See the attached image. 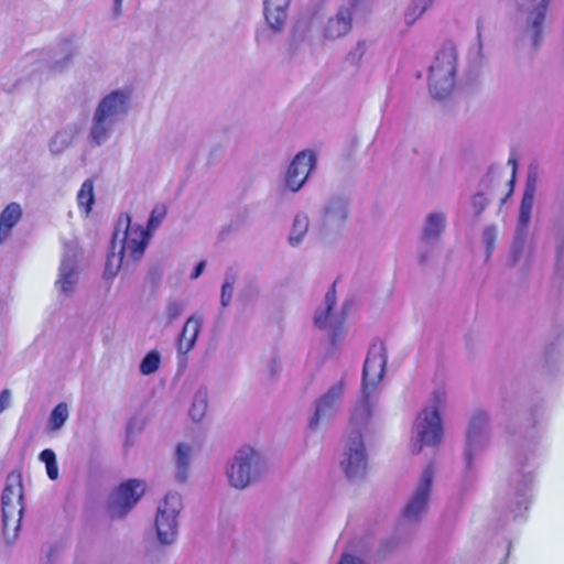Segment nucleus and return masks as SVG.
<instances>
[{
  "instance_id": "f257e3e1",
  "label": "nucleus",
  "mask_w": 564,
  "mask_h": 564,
  "mask_svg": "<svg viewBox=\"0 0 564 564\" xmlns=\"http://www.w3.org/2000/svg\"><path fill=\"white\" fill-rule=\"evenodd\" d=\"M456 64V46L452 42H445L437 52L429 72V87L434 98L443 99L453 91Z\"/></svg>"
},
{
  "instance_id": "f03ea898",
  "label": "nucleus",
  "mask_w": 564,
  "mask_h": 564,
  "mask_svg": "<svg viewBox=\"0 0 564 564\" xmlns=\"http://www.w3.org/2000/svg\"><path fill=\"white\" fill-rule=\"evenodd\" d=\"M386 361L382 345H372L368 351L362 370V390L365 398L358 403L351 414V423L356 426L361 422H367L371 416L369 389L375 387L382 379Z\"/></svg>"
},
{
  "instance_id": "7ed1b4c3",
  "label": "nucleus",
  "mask_w": 564,
  "mask_h": 564,
  "mask_svg": "<svg viewBox=\"0 0 564 564\" xmlns=\"http://www.w3.org/2000/svg\"><path fill=\"white\" fill-rule=\"evenodd\" d=\"M23 485L20 473H10L2 492V525L3 533L15 536L20 530L23 514Z\"/></svg>"
},
{
  "instance_id": "20e7f679",
  "label": "nucleus",
  "mask_w": 564,
  "mask_h": 564,
  "mask_svg": "<svg viewBox=\"0 0 564 564\" xmlns=\"http://www.w3.org/2000/svg\"><path fill=\"white\" fill-rule=\"evenodd\" d=\"M150 238L151 234L147 228L140 225H132L130 216L121 214L112 235V249L115 250L116 243L119 241L120 253L137 261L143 256Z\"/></svg>"
},
{
  "instance_id": "39448f33",
  "label": "nucleus",
  "mask_w": 564,
  "mask_h": 564,
  "mask_svg": "<svg viewBox=\"0 0 564 564\" xmlns=\"http://www.w3.org/2000/svg\"><path fill=\"white\" fill-rule=\"evenodd\" d=\"M127 100L128 96L123 91L115 90L99 102L90 132V139L94 144L100 145L107 140L109 132L107 120L121 112H126Z\"/></svg>"
},
{
  "instance_id": "423d86ee",
  "label": "nucleus",
  "mask_w": 564,
  "mask_h": 564,
  "mask_svg": "<svg viewBox=\"0 0 564 564\" xmlns=\"http://www.w3.org/2000/svg\"><path fill=\"white\" fill-rule=\"evenodd\" d=\"M259 466L260 455L249 446L241 447L227 470L230 485L238 489L246 488L258 473Z\"/></svg>"
},
{
  "instance_id": "0eeeda50",
  "label": "nucleus",
  "mask_w": 564,
  "mask_h": 564,
  "mask_svg": "<svg viewBox=\"0 0 564 564\" xmlns=\"http://www.w3.org/2000/svg\"><path fill=\"white\" fill-rule=\"evenodd\" d=\"M182 507L181 497L176 494L166 495L159 506L155 518L158 538L163 544L173 542L177 532V516Z\"/></svg>"
},
{
  "instance_id": "6e6552de",
  "label": "nucleus",
  "mask_w": 564,
  "mask_h": 564,
  "mask_svg": "<svg viewBox=\"0 0 564 564\" xmlns=\"http://www.w3.org/2000/svg\"><path fill=\"white\" fill-rule=\"evenodd\" d=\"M414 430L419 446L414 453L421 452L423 446H437L443 438V424L437 409H424L416 417Z\"/></svg>"
},
{
  "instance_id": "1a4fd4ad",
  "label": "nucleus",
  "mask_w": 564,
  "mask_h": 564,
  "mask_svg": "<svg viewBox=\"0 0 564 564\" xmlns=\"http://www.w3.org/2000/svg\"><path fill=\"white\" fill-rule=\"evenodd\" d=\"M145 491L141 480L129 479L123 481L111 495L109 508L113 518L124 517L140 500Z\"/></svg>"
},
{
  "instance_id": "9d476101",
  "label": "nucleus",
  "mask_w": 564,
  "mask_h": 564,
  "mask_svg": "<svg viewBox=\"0 0 564 564\" xmlns=\"http://www.w3.org/2000/svg\"><path fill=\"white\" fill-rule=\"evenodd\" d=\"M434 476L433 464H429L421 477L419 486L403 510V517L408 520H416L427 510L429 498L432 490Z\"/></svg>"
},
{
  "instance_id": "9b49d317",
  "label": "nucleus",
  "mask_w": 564,
  "mask_h": 564,
  "mask_svg": "<svg viewBox=\"0 0 564 564\" xmlns=\"http://www.w3.org/2000/svg\"><path fill=\"white\" fill-rule=\"evenodd\" d=\"M341 466L349 479L364 476L367 467V456L360 432L356 431L350 434Z\"/></svg>"
},
{
  "instance_id": "f8f14e48",
  "label": "nucleus",
  "mask_w": 564,
  "mask_h": 564,
  "mask_svg": "<svg viewBox=\"0 0 564 564\" xmlns=\"http://www.w3.org/2000/svg\"><path fill=\"white\" fill-rule=\"evenodd\" d=\"M315 164L316 156L313 152L301 151L297 153L286 172L285 182L288 187L293 192L299 191L307 180L311 171L315 167Z\"/></svg>"
},
{
  "instance_id": "ddd939ff",
  "label": "nucleus",
  "mask_w": 564,
  "mask_h": 564,
  "mask_svg": "<svg viewBox=\"0 0 564 564\" xmlns=\"http://www.w3.org/2000/svg\"><path fill=\"white\" fill-rule=\"evenodd\" d=\"M343 393L344 383L339 381L318 399L315 413L310 421L311 429H315L318 425L322 416L333 412L335 405L340 401Z\"/></svg>"
},
{
  "instance_id": "4468645a",
  "label": "nucleus",
  "mask_w": 564,
  "mask_h": 564,
  "mask_svg": "<svg viewBox=\"0 0 564 564\" xmlns=\"http://www.w3.org/2000/svg\"><path fill=\"white\" fill-rule=\"evenodd\" d=\"M352 14L347 8H340L334 18H330L324 28V37L336 40L346 35L351 29Z\"/></svg>"
},
{
  "instance_id": "2eb2a0df",
  "label": "nucleus",
  "mask_w": 564,
  "mask_h": 564,
  "mask_svg": "<svg viewBox=\"0 0 564 564\" xmlns=\"http://www.w3.org/2000/svg\"><path fill=\"white\" fill-rule=\"evenodd\" d=\"M202 319L196 315L187 318L182 333L177 340V349L182 354L191 351L196 343L197 336L200 332Z\"/></svg>"
},
{
  "instance_id": "dca6fc26",
  "label": "nucleus",
  "mask_w": 564,
  "mask_h": 564,
  "mask_svg": "<svg viewBox=\"0 0 564 564\" xmlns=\"http://www.w3.org/2000/svg\"><path fill=\"white\" fill-rule=\"evenodd\" d=\"M291 0H264V17L268 24L280 30L286 19V9Z\"/></svg>"
},
{
  "instance_id": "f3484780",
  "label": "nucleus",
  "mask_w": 564,
  "mask_h": 564,
  "mask_svg": "<svg viewBox=\"0 0 564 564\" xmlns=\"http://www.w3.org/2000/svg\"><path fill=\"white\" fill-rule=\"evenodd\" d=\"M22 218V208L18 203H10L0 214V243L11 235L13 227Z\"/></svg>"
},
{
  "instance_id": "a211bd4d",
  "label": "nucleus",
  "mask_w": 564,
  "mask_h": 564,
  "mask_svg": "<svg viewBox=\"0 0 564 564\" xmlns=\"http://www.w3.org/2000/svg\"><path fill=\"white\" fill-rule=\"evenodd\" d=\"M550 0H541L530 12L528 24L532 32L534 45H539L542 37V26L546 18Z\"/></svg>"
},
{
  "instance_id": "6ab92c4d",
  "label": "nucleus",
  "mask_w": 564,
  "mask_h": 564,
  "mask_svg": "<svg viewBox=\"0 0 564 564\" xmlns=\"http://www.w3.org/2000/svg\"><path fill=\"white\" fill-rule=\"evenodd\" d=\"M326 307L323 312L316 313L314 323L318 328H325L328 325L330 312L336 304V281L325 295Z\"/></svg>"
},
{
  "instance_id": "aec40b11",
  "label": "nucleus",
  "mask_w": 564,
  "mask_h": 564,
  "mask_svg": "<svg viewBox=\"0 0 564 564\" xmlns=\"http://www.w3.org/2000/svg\"><path fill=\"white\" fill-rule=\"evenodd\" d=\"M94 202V183L91 180H86L77 193L78 206L80 208H84L85 213L88 214L91 209Z\"/></svg>"
},
{
  "instance_id": "412c9836",
  "label": "nucleus",
  "mask_w": 564,
  "mask_h": 564,
  "mask_svg": "<svg viewBox=\"0 0 564 564\" xmlns=\"http://www.w3.org/2000/svg\"><path fill=\"white\" fill-rule=\"evenodd\" d=\"M191 447L185 444H178L176 448L177 458V478L180 481H185L187 478V469L189 464Z\"/></svg>"
},
{
  "instance_id": "4be33fe9",
  "label": "nucleus",
  "mask_w": 564,
  "mask_h": 564,
  "mask_svg": "<svg viewBox=\"0 0 564 564\" xmlns=\"http://www.w3.org/2000/svg\"><path fill=\"white\" fill-rule=\"evenodd\" d=\"M445 227V216L443 214H432L426 220L424 236L427 239L436 238Z\"/></svg>"
},
{
  "instance_id": "5701e85b",
  "label": "nucleus",
  "mask_w": 564,
  "mask_h": 564,
  "mask_svg": "<svg viewBox=\"0 0 564 564\" xmlns=\"http://www.w3.org/2000/svg\"><path fill=\"white\" fill-rule=\"evenodd\" d=\"M68 417V410L65 403H58L52 411L50 424L52 430H59Z\"/></svg>"
},
{
  "instance_id": "b1692460",
  "label": "nucleus",
  "mask_w": 564,
  "mask_h": 564,
  "mask_svg": "<svg viewBox=\"0 0 564 564\" xmlns=\"http://www.w3.org/2000/svg\"><path fill=\"white\" fill-rule=\"evenodd\" d=\"M57 283L64 293H69L75 284V270L65 264L62 265Z\"/></svg>"
},
{
  "instance_id": "393cba45",
  "label": "nucleus",
  "mask_w": 564,
  "mask_h": 564,
  "mask_svg": "<svg viewBox=\"0 0 564 564\" xmlns=\"http://www.w3.org/2000/svg\"><path fill=\"white\" fill-rule=\"evenodd\" d=\"M124 254L118 252L116 254L113 251L108 256L106 267H105V276L107 279L113 278L119 269L121 268V264L123 262Z\"/></svg>"
},
{
  "instance_id": "a878e982",
  "label": "nucleus",
  "mask_w": 564,
  "mask_h": 564,
  "mask_svg": "<svg viewBox=\"0 0 564 564\" xmlns=\"http://www.w3.org/2000/svg\"><path fill=\"white\" fill-rule=\"evenodd\" d=\"M307 227H308V223L305 217H300V216L295 217V219L293 221V231L289 238L290 243L292 246H296L301 241L303 235L307 230Z\"/></svg>"
},
{
  "instance_id": "bb28decb",
  "label": "nucleus",
  "mask_w": 564,
  "mask_h": 564,
  "mask_svg": "<svg viewBox=\"0 0 564 564\" xmlns=\"http://www.w3.org/2000/svg\"><path fill=\"white\" fill-rule=\"evenodd\" d=\"M166 215V207L163 204H158L151 212L147 229L152 234L153 230H155L162 220L164 219Z\"/></svg>"
},
{
  "instance_id": "cd10ccee",
  "label": "nucleus",
  "mask_w": 564,
  "mask_h": 564,
  "mask_svg": "<svg viewBox=\"0 0 564 564\" xmlns=\"http://www.w3.org/2000/svg\"><path fill=\"white\" fill-rule=\"evenodd\" d=\"M160 367V355L156 351L149 352L140 365V371L143 375L155 372Z\"/></svg>"
},
{
  "instance_id": "c85d7f7f",
  "label": "nucleus",
  "mask_w": 564,
  "mask_h": 564,
  "mask_svg": "<svg viewBox=\"0 0 564 564\" xmlns=\"http://www.w3.org/2000/svg\"><path fill=\"white\" fill-rule=\"evenodd\" d=\"M535 196V180L529 178L522 196L520 209L532 210Z\"/></svg>"
},
{
  "instance_id": "c756f323",
  "label": "nucleus",
  "mask_w": 564,
  "mask_h": 564,
  "mask_svg": "<svg viewBox=\"0 0 564 564\" xmlns=\"http://www.w3.org/2000/svg\"><path fill=\"white\" fill-rule=\"evenodd\" d=\"M207 411V401L203 397H196L189 409V415L193 421H200Z\"/></svg>"
},
{
  "instance_id": "7c9ffc66",
  "label": "nucleus",
  "mask_w": 564,
  "mask_h": 564,
  "mask_svg": "<svg viewBox=\"0 0 564 564\" xmlns=\"http://www.w3.org/2000/svg\"><path fill=\"white\" fill-rule=\"evenodd\" d=\"M184 304L178 301H171L166 305L165 316L169 324L176 321L183 313Z\"/></svg>"
},
{
  "instance_id": "2f4dec72",
  "label": "nucleus",
  "mask_w": 564,
  "mask_h": 564,
  "mask_svg": "<svg viewBox=\"0 0 564 564\" xmlns=\"http://www.w3.org/2000/svg\"><path fill=\"white\" fill-rule=\"evenodd\" d=\"M366 53V45H365V42H359L357 44V46L355 47L354 51H351L347 58L348 61H350L351 63L354 64H357L360 62V59L362 58V56L365 55Z\"/></svg>"
},
{
  "instance_id": "473e14b6",
  "label": "nucleus",
  "mask_w": 564,
  "mask_h": 564,
  "mask_svg": "<svg viewBox=\"0 0 564 564\" xmlns=\"http://www.w3.org/2000/svg\"><path fill=\"white\" fill-rule=\"evenodd\" d=\"M234 285L231 282H225L221 288V304L227 306L232 296Z\"/></svg>"
},
{
  "instance_id": "72a5a7b5",
  "label": "nucleus",
  "mask_w": 564,
  "mask_h": 564,
  "mask_svg": "<svg viewBox=\"0 0 564 564\" xmlns=\"http://www.w3.org/2000/svg\"><path fill=\"white\" fill-rule=\"evenodd\" d=\"M40 459L47 465L56 460V455L53 449L46 448L41 452Z\"/></svg>"
},
{
  "instance_id": "f704fd0d",
  "label": "nucleus",
  "mask_w": 564,
  "mask_h": 564,
  "mask_svg": "<svg viewBox=\"0 0 564 564\" xmlns=\"http://www.w3.org/2000/svg\"><path fill=\"white\" fill-rule=\"evenodd\" d=\"M433 0H413V12L422 14Z\"/></svg>"
},
{
  "instance_id": "c9c22d12",
  "label": "nucleus",
  "mask_w": 564,
  "mask_h": 564,
  "mask_svg": "<svg viewBox=\"0 0 564 564\" xmlns=\"http://www.w3.org/2000/svg\"><path fill=\"white\" fill-rule=\"evenodd\" d=\"M532 210L520 209L519 224L522 228H527L531 219Z\"/></svg>"
},
{
  "instance_id": "e433bc0d",
  "label": "nucleus",
  "mask_w": 564,
  "mask_h": 564,
  "mask_svg": "<svg viewBox=\"0 0 564 564\" xmlns=\"http://www.w3.org/2000/svg\"><path fill=\"white\" fill-rule=\"evenodd\" d=\"M338 564H366L362 560L355 557L350 554H343Z\"/></svg>"
},
{
  "instance_id": "4c0bfd02",
  "label": "nucleus",
  "mask_w": 564,
  "mask_h": 564,
  "mask_svg": "<svg viewBox=\"0 0 564 564\" xmlns=\"http://www.w3.org/2000/svg\"><path fill=\"white\" fill-rule=\"evenodd\" d=\"M46 466V473L50 479L55 480L58 477V467L56 460L54 463L47 464Z\"/></svg>"
},
{
  "instance_id": "58836bf2",
  "label": "nucleus",
  "mask_w": 564,
  "mask_h": 564,
  "mask_svg": "<svg viewBox=\"0 0 564 564\" xmlns=\"http://www.w3.org/2000/svg\"><path fill=\"white\" fill-rule=\"evenodd\" d=\"M9 402H10V392H9V390L6 389L0 393V413L3 412L8 408Z\"/></svg>"
},
{
  "instance_id": "ea45409f",
  "label": "nucleus",
  "mask_w": 564,
  "mask_h": 564,
  "mask_svg": "<svg viewBox=\"0 0 564 564\" xmlns=\"http://www.w3.org/2000/svg\"><path fill=\"white\" fill-rule=\"evenodd\" d=\"M204 269H205V261L198 262L197 265L195 267L193 273L191 274V278L197 279L202 274Z\"/></svg>"
},
{
  "instance_id": "a19ab883",
  "label": "nucleus",
  "mask_w": 564,
  "mask_h": 564,
  "mask_svg": "<svg viewBox=\"0 0 564 564\" xmlns=\"http://www.w3.org/2000/svg\"><path fill=\"white\" fill-rule=\"evenodd\" d=\"M485 239L487 241V243L489 245V248L491 249L492 248V241H494V236H495V231L492 228H486L485 230Z\"/></svg>"
},
{
  "instance_id": "79ce46f5",
  "label": "nucleus",
  "mask_w": 564,
  "mask_h": 564,
  "mask_svg": "<svg viewBox=\"0 0 564 564\" xmlns=\"http://www.w3.org/2000/svg\"><path fill=\"white\" fill-rule=\"evenodd\" d=\"M484 199L485 198H484L482 194H477V195L474 196V204L475 205H480V207L478 209V213H480L484 209V207H485V205L482 203Z\"/></svg>"
},
{
  "instance_id": "37998d69",
  "label": "nucleus",
  "mask_w": 564,
  "mask_h": 564,
  "mask_svg": "<svg viewBox=\"0 0 564 564\" xmlns=\"http://www.w3.org/2000/svg\"><path fill=\"white\" fill-rule=\"evenodd\" d=\"M509 163H511L513 165V174H512V178H511V184H513L514 174H516V167H517V161H516V159H509Z\"/></svg>"
},
{
  "instance_id": "c03bdc74",
  "label": "nucleus",
  "mask_w": 564,
  "mask_h": 564,
  "mask_svg": "<svg viewBox=\"0 0 564 564\" xmlns=\"http://www.w3.org/2000/svg\"><path fill=\"white\" fill-rule=\"evenodd\" d=\"M122 6V0H115V10L117 13H120Z\"/></svg>"
}]
</instances>
